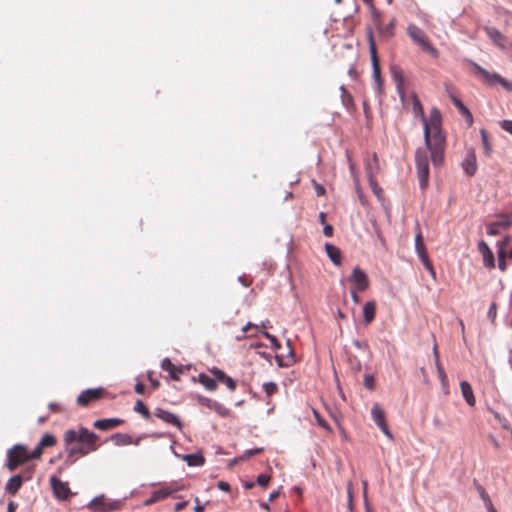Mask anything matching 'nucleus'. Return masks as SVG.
Returning a JSON list of instances; mask_svg holds the SVG:
<instances>
[{
    "mask_svg": "<svg viewBox=\"0 0 512 512\" xmlns=\"http://www.w3.org/2000/svg\"><path fill=\"white\" fill-rule=\"evenodd\" d=\"M424 138L426 149H417L415 161L420 187L425 189L429 181V163L427 150L430 151L431 160L434 166H440L443 163L444 136L441 132V113L437 108L430 111L429 119L423 118Z\"/></svg>",
    "mask_w": 512,
    "mask_h": 512,
    "instance_id": "nucleus-1",
    "label": "nucleus"
},
{
    "mask_svg": "<svg viewBox=\"0 0 512 512\" xmlns=\"http://www.w3.org/2000/svg\"><path fill=\"white\" fill-rule=\"evenodd\" d=\"M99 437L85 427L78 429H69L64 433V444L66 446L67 456L65 463L72 465L75 463L77 456H86L98 449Z\"/></svg>",
    "mask_w": 512,
    "mask_h": 512,
    "instance_id": "nucleus-2",
    "label": "nucleus"
},
{
    "mask_svg": "<svg viewBox=\"0 0 512 512\" xmlns=\"http://www.w3.org/2000/svg\"><path fill=\"white\" fill-rule=\"evenodd\" d=\"M407 34L424 52L433 58H438L439 51L432 45L427 34L421 28L414 24H409L407 27Z\"/></svg>",
    "mask_w": 512,
    "mask_h": 512,
    "instance_id": "nucleus-3",
    "label": "nucleus"
},
{
    "mask_svg": "<svg viewBox=\"0 0 512 512\" xmlns=\"http://www.w3.org/2000/svg\"><path fill=\"white\" fill-rule=\"evenodd\" d=\"M7 463L6 467L9 471H14L20 465L28 462L29 460L35 459L32 456V452L29 453L27 447L21 444L14 445L7 452Z\"/></svg>",
    "mask_w": 512,
    "mask_h": 512,
    "instance_id": "nucleus-4",
    "label": "nucleus"
},
{
    "mask_svg": "<svg viewBox=\"0 0 512 512\" xmlns=\"http://www.w3.org/2000/svg\"><path fill=\"white\" fill-rule=\"evenodd\" d=\"M471 66L474 69L475 73L478 74L486 84L490 86L499 84L503 86L506 90L512 91V82L507 81L499 74L495 72H489L475 62H471Z\"/></svg>",
    "mask_w": 512,
    "mask_h": 512,
    "instance_id": "nucleus-5",
    "label": "nucleus"
},
{
    "mask_svg": "<svg viewBox=\"0 0 512 512\" xmlns=\"http://www.w3.org/2000/svg\"><path fill=\"white\" fill-rule=\"evenodd\" d=\"M367 38H368L369 52H370L372 68H373V77H374L375 82L377 83L378 87L380 88L382 85L380 64H379V58H378V54H377V48H376L373 31L370 28L367 30Z\"/></svg>",
    "mask_w": 512,
    "mask_h": 512,
    "instance_id": "nucleus-6",
    "label": "nucleus"
},
{
    "mask_svg": "<svg viewBox=\"0 0 512 512\" xmlns=\"http://www.w3.org/2000/svg\"><path fill=\"white\" fill-rule=\"evenodd\" d=\"M415 249L418 257L420 258L423 266L430 272L433 278H435V270L433 265L428 257L427 250L425 244L423 242V237L420 228L418 227V232L415 237Z\"/></svg>",
    "mask_w": 512,
    "mask_h": 512,
    "instance_id": "nucleus-7",
    "label": "nucleus"
},
{
    "mask_svg": "<svg viewBox=\"0 0 512 512\" xmlns=\"http://www.w3.org/2000/svg\"><path fill=\"white\" fill-rule=\"evenodd\" d=\"M105 394V389L102 387L87 389L80 393L77 397V403L80 406L86 407L89 404L100 400Z\"/></svg>",
    "mask_w": 512,
    "mask_h": 512,
    "instance_id": "nucleus-8",
    "label": "nucleus"
},
{
    "mask_svg": "<svg viewBox=\"0 0 512 512\" xmlns=\"http://www.w3.org/2000/svg\"><path fill=\"white\" fill-rule=\"evenodd\" d=\"M349 281L352 283V288L363 292L369 287V279L364 270L359 267H355L352 271Z\"/></svg>",
    "mask_w": 512,
    "mask_h": 512,
    "instance_id": "nucleus-9",
    "label": "nucleus"
},
{
    "mask_svg": "<svg viewBox=\"0 0 512 512\" xmlns=\"http://www.w3.org/2000/svg\"><path fill=\"white\" fill-rule=\"evenodd\" d=\"M50 485L57 499L65 501L72 496L68 483L60 480L56 476L50 477Z\"/></svg>",
    "mask_w": 512,
    "mask_h": 512,
    "instance_id": "nucleus-10",
    "label": "nucleus"
},
{
    "mask_svg": "<svg viewBox=\"0 0 512 512\" xmlns=\"http://www.w3.org/2000/svg\"><path fill=\"white\" fill-rule=\"evenodd\" d=\"M120 505L121 503L119 501H109L105 498L104 495H101L92 499L87 507L92 510H102L103 512H109L118 510Z\"/></svg>",
    "mask_w": 512,
    "mask_h": 512,
    "instance_id": "nucleus-11",
    "label": "nucleus"
},
{
    "mask_svg": "<svg viewBox=\"0 0 512 512\" xmlns=\"http://www.w3.org/2000/svg\"><path fill=\"white\" fill-rule=\"evenodd\" d=\"M371 417L375 424L381 429V431L389 438L393 439L392 433L390 432L386 419L385 412L378 403H375L371 409Z\"/></svg>",
    "mask_w": 512,
    "mask_h": 512,
    "instance_id": "nucleus-12",
    "label": "nucleus"
},
{
    "mask_svg": "<svg viewBox=\"0 0 512 512\" xmlns=\"http://www.w3.org/2000/svg\"><path fill=\"white\" fill-rule=\"evenodd\" d=\"M181 489H182L181 486H178L175 484H171L169 486H164L158 490L153 491L150 498H148L145 501V505H152L158 501L164 500L167 497H169L170 495H172L173 493L178 492Z\"/></svg>",
    "mask_w": 512,
    "mask_h": 512,
    "instance_id": "nucleus-13",
    "label": "nucleus"
},
{
    "mask_svg": "<svg viewBox=\"0 0 512 512\" xmlns=\"http://www.w3.org/2000/svg\"><path fill=\"white\" fill-rule=\"evenodd\" d=\"M501 220L491 222L487 225V233L491 236L500 234L501 229H508L512 226V219L508 215H500Z\"/></svg>",
    "mask_w": 512,
    "mask_h": 512,
    "instance_id": "nucleus-14",
    "label": "nucleus"
},
{
    "mask_svg": "<svg viewBox=\"0 0 512 512\" xmlns=\"http://www.w3.org/2000/svg\"><path fill=\"white\" fill-rule=\"evenodd\" d=\"M155 416L164 421L165 423L177 427L179 430H182L183 428L182 422L180 421L179 417L170 411L164 410L162 408H157L155 410Z\"/></svg>",
    "mask_w": 512,
    "mask_h": 512,
    "instance_id": "nucleus-15",
    "label": "nucleus"
},
{
    "mask_svg": "<svg viewBox=\"0 0 512 512\" xmlns=\"http://www.w3.org/2000/svg\"><path fill=\"white\" fill-rule=\"evenodd\" d=\"M56 438L51 434H45L35 449L32 451V456L34 458L40 459L43 453L44 448L53 447L56 445Z\"/></svg>",
    "mask_w": 512,
    "mask_h": 512,
    "instance_id": "nucleus-16",
    "label": "nucleus"
},
{
    "mask_svg": "<svg viewBox=\"0 0 512 512\" xmlns=\"http://www.w3.org/2000/svg\"><path fill=\"white\" fill-rule=\"evenodd\" d=\"M478 250L483 256L484 265L489 269H493L495 267L494 255L485 241L482 240L478 243Z\"/></svg>",
    "mask_w": 512,
    "mask_h": 512,
    "instance_id": "nucleus-17",
    "label": "nucleus"
},
{
    "mask_svg": "<svg viewBox=\"0 0 512 512\" xmlns=\"http://www.w3.org/2000/svg\"><path fill=\"white\" fill-rule=\"evenodd\" d=\"M210 372L214 376L216 382L225 384L230 391H234L236 389V382L231 377L227 376L222 370L212 368Z\"/></svg>",
    "mask_w": 512,
    "mask_h": 512,
    "instance_id": "nucleus-18",
    "label": "nucleus"
},
{
    "mask_svg": "<svg viewBox=\"0 0 512 512\" xmlns=\"http://www.w3.org/2000/svg\"><path fill=\"white\" fill-rule=\"evenodd\" d=\"M198 401L201 405L206 406L211 410H214L221 416H226L228 414L227 408H225L223 405L210 398L201 396L198 398Z\"/></svg>",
    "mask_w": 512,
    "mask_h": 512,
    "instance_id": "nucleus-19",
    "label": "nucleus"
},
{
    "mask_svg": "<svg viewBox=\"0 0 512 512\" xmlns=\"http://www.w3.org/2000/svg\"><path fill=\"white\" fill-rule=\"evenodd\" d=\"M449 97L455 107L459 110L462 116L466 119L469 125L473 124V116L470 110L463 104V102L455 96L452 92L449 93Z\"/></svg>",
    "mask_w": 512,
    "mask_h": 512,
    "instance_id": "nucleus-20",
    "label": "nucleus"
},
{
    "mask_svg": "<svg viewBox=\"0 0 512 512\" xmlns=\"http://www.w3.org/2000/svg\"><path fill=\"white\" fill-rule=\"evenodd\" d=\"M123 423L122 419L119 418H109V419H100L94 422L93 426L99 430H110L120 426Z\"/></svg>",
    "mask_w": 512,
    "mask_h": 512,
    "instance_id": "nucleus-21",
    "label": "nucleus"
},
{
    "mask_svg": "<svg viewBox=\"0 0 512 512\" xmlns=\"http://www.w3.org/2000/svg\"><path fill=\"white\" fill-rule=\"evenodd\" d=\"M462 167L468 176H473L477 171L476 156L473 152L467 154L462 162Z\"/></svg>",
    "mask_w": 512,
    "mask_h": 512,
    "instance_id": "nucleus-22",
    "label": "nucleus"
},
{
    "mask_svg": "<svg viewBox=\"0 0 512 512\" xmlns=\"http://www.w3.org/2000/svg\"><path fill=\"white\" fill-rule=\"evenodd\" d=\"M460 389L462 396L469 406H474L476 403V399L472 390L471 385L467 381L460 382Z\"/></svg>",
    "mask_w": 512,
    "mask_h": 512,
    "instance_id": "nucleus-23",
    "label": "nucleus"
},
{
    "mask_svg": "<svg viewBox=\"0 0 512 512\" xmlns=\"http://www.w3.org/2000/svg\"><path fill=\"white\" fill-rule=\"evenodd\" d=\"M325 251L330 260L337 266L341 265V251L340 249L330 243L325 244Z\"/></svg>",
    "mask_w": 512,
    "mask_h": 512,
    "instance_id": "nucleus-24",
    "label": "nucleus"
},
{
    "mask_svg": "<svg viewBox=\"0 0 512 512\" xmlns=\"http://www.w3.org/2000/svg\"><path fill=\"white\" fill-rule=\"evenodd\" d=\"M391 73H392L393 79L396 82V86H397L399 95L403 99L405 93H404V89H403L404 76H403L402 70L399 67L393 66V67H391Z\"/></svg>",
    "mask_w": 512,
    "mask_h": 512,
    "instance_id": "nucleus-25",
    "label": "nucleus"
},
{
    "mask_svg": "<svg viewBox=\"0 0 512 512\" xmlns=\"http://www.w3.org/2000/svg\"><path fill=\"white\" fill-rule=\"evenodd\" d=\"M375 314H376V302L374 300L366 302L363 307V317H364L365 324H367V325L370 324L374 320Z\"/></svg>",
    "mask_w": 512,
    "mask_h": 512,
    "instance_id": "nucleus-26",
    "label": "nucleus"
},
{
    "mask_svg": "<svg viewBox=\"0 0 512 512\" xmlns=\"http://www.w3.org/2000/svg\"><path fill=\"white\" fill-rule=\"evenodd\" d=\"M22 483V477L20 475H15L8 480L6 484V491L11 495H15L21 488Z\"/></svg>",
    "mask_w": 512,
    "mask_h": 512,
    "instance_id": "nucleus-27",
    "label": "nucleus"
},
{
    "mask_svg": "<svg viewBox=\"0 0 512 512\" xmlns=\"http://www.w3.org/2000/svg\"><path fill=\"white\" fill-rule=\"evenodd\" d=\"M111 440L117 446H126L134 444L132 437L126 433H116L112 435ZM135 444H138V442H135Z\"/></svg>",
    "mask_w": 512,
    "mask_h": 512,
    "instance_id": "nucleus-28",
    "label": "nucleus"
},
{
    "mask_svg": "<svg viewBox=\"0 0 512 512\" xmlns=\"http://www.w3.org/2000/svg\"><path fill=\"white\" fill-rule=\"evenodd\" d=\"M365 170L368 179H370V177H375L376 173L379 171V161L376 153H373L372 162L367 161L365 163Z\"/></svg>",
    "mask_w": 512,
    "mask_h": 512,
    "instance_id": "nucleus-29",
    "label": "nucleus"
},
{
    "mask_svg": "<svg viewBox=\"0 0 512 512\" xmlns=\"http://www.w3.org/2000/svg\"><path fill=\"white\" fill-rule=\"evenodd\" d=\"M477 491L479 492V496L480 498L483 500L488 512H496L497 510L495 509L488 493L486 492L485 488L481 485H477Z\"/></svg>",
    "mask_w": 512,
    "mask_h": 512,
    "instance_id": "nucleus-30",
    "label": "nucleus"
},
{
    "mask_svg": "<svg viewBox=\"0 0 512 512\" xmlns=\"http://www.w3.org/2000/svg\"><path fill=\"white\" fill-rule=\"evenodd\" d=\"M198 381L209 391H214L217 388L216 380L206 374H199Z\"/></svg>",
    "mask_w": 512,
    "mask_h": 512,
    "instance_id": "nucleus-31",
    "label": "nucleus"
},
{
    "mask_svg": "<svg viewBox=\"0 0 512 512\" xmlns=\"http://www.w3.org/2000/svg\"><path fill=\"white\" fill-rule=\"evenodd\" d=\"M394 29H395V19H392L386 26L380 25V27L377 28L379 35L383 38H391L394 36Z\"/></svg>",
    "mask_w": 512,
    "mask_h": 512,
    "instance_id": "nucleus-32",
    "label": "nucleus"
},
{
    "mask_svg": "<svg viewBox=\"0 0 512 512\" xmlns=\"http://www.w3.org/2000/svg\"><path fill=\"white\" fill-rule=\"evenodd\" d=\"M487 33L497 46L504 48L505 37L499 30L489 28L487 29Z\"/></svg>",
    "mask_w": 512,
    "mask_h": 512,
    "instance_id": "nucleus-33",
    "label": "nucleus"
},
{
    "mask_svg": "<svg viewBox=\"0 0 512 512\" xmlns=\"http://www.w3.org/2000/svg\"><path fill=\"white\" fill-rule=\"evenodd\" d=\"M189 466H199L204 464V457L200 454H189L184 457Z\"/></svg>",
    "mask_w": 512,
    "mask_h": 512,
    "instance_id": "nucleus-34",
    "label": "nucleus"
},
{
    "mask_svg": "<svg viewBox=\"0 0 512 512\" xmlns=\"http://www.w3.org/2000/svg\"><path fill=\"white\" fill-rule=\"evenodd\" d=\"M346 157H347V161H348V164H349V169H350L351 175H352V177L354 179L356 187L358 188V186H359V176H358V173L356 171V165L353 162L352 157H351V153L349 151L346 152Z\"/></svg>",
    "mask_w": 512,
    "mask_h": 512,
    "instance_id": "nucleus-35",
    "label": "nucleus"
},
{
    "mask_svg": "<svg viewBox=\"0 0 512 512\" xmlns=\"http://www.w3.org/2000/svg\"><path fill=\"white\" fill-rule=\"evenodd\" d=\"M368 181H369V185H370L373 193L375 194V196L379 200H381L383 198L384 192H383V189L378 184L376 177H370V179H368Z\"/></svg>",
    "mask_w": 512,
    "mask_h": 512,
    "instance_id": "nucleus-36",
    "label": "nucleus"
},
{
    "mask_svg": "<svg viewBox=\"0 0 512 512\" xmlns=\"http://www.w3.org/2000/svg\"><path fill=\"white\" fill-rule=\"evenodd\" d=\"M134 410L138 413H140L146 420L151 419V414L149 409L146 407V405L141 401L138 400L135 404Z\"/></svg>",
    "mask_w": 512,
    "mask_h": 512,
    "instance_id": "nucleus-37",
    "label": "nucleus"
},
{
    "mask_svg": "<svg viewBox=\"0 0 512 512\" xmlns=\"http://www.w3.org/2000/svg\"><path fill=\"white\" fill-rule=\"evenodd\" d=\"M370 13L376 28L380 27L382 24L381 13L373 4L370 5Z\"/></svg>",
    "mask_w": 512,
    "mask_h": 512,
    "instance_id": "nucleus-38",
    "label": "nucleus"
},
{
    "mask_svg": "<svg viewBox=\"0 0 512 512\" xmlns=\"http://www.w3.org/2000/svg\"><path fill=\"white\" fill-rule=\"evenodd\" d=\"M252 329H253V330H255V332H257V331H258V326H257V325H254V324H252V323H250V322H249V323H247V324L242 328L241 333H240L239 335H236V336H235V339H236L237 341H241V340L245 339V338L247 337V335H246V334H247V332H249V331H250V330H252Z\"/></svg>",
    "mask_w": 512,
    "mask_h": 512,
    "instance_id": "nucleus-39",
    "label": "nucleus"
},
{
    "mask_svg": "<svg viewBox=\"0 0 512 512\" xmlns=\"http://www.w3.org/2000/svg\"><path fill=\"white\" fill-rule=\"evenodd\" d=\"M480 134H481V140H482V143H483V147H484V151L485 153L488 155L491 153V144H490V141H489V136H488V133L485 129H481L480 130Z\"/></svg>",
    "mask_w": 512,
    "mask_h": 512,
    "instance_id": "nucleus-40",
    "label": "nucleus"
},
{
    "mask_svg": "<svg viewBox=\"0 0 512 512\" xmlns=\"http://www.w3.org/2000/svg\"><path fill=\"white\" fill-rule=\"evenodd\" d=\"M313 414H314V417L318 423L319 426H321L322 428H324L326 431H328L329 433L332 432V428L331 426L327 423V421L319 414L318 411L316 410H313Z\"/></svg>",
    "mask_w": 512,
    "mask_h": 512,
    "instance_id": "nucleus-41",
    "label": "nucleus"
},
{
    "mask_svg": "<svg viewBox=\"0 0 512 512\" xmlns=\"http://www.w3.org/2000/svg\"><path fill=\"white\" fill-rule=\"evenodd\" d=\"M413 112L416 116H421L422 119L425 118L421 102L415 94L413 95Z\"/></svg>",
    "mask_w": 512,
    "mask_h": 512,
    "instance_id": "nucleus-42",
    "label": "nucleus"
},
{
    "mask_svg": "<svg viewBox=\"0 0 512 512\" xmlns=\"http://www.w3.org/2000/svg\"><path fill=\"white\" fill-rule=\"evenodd\" d=\"M435 366H436V369H437L438 378L440 379L442 385L443 386H447L448 379H447L446 372H445V370L443 369V367L441 365V362L440 361H438V363L435 362Z\"/></svg>",
    "mask_w": 512,
    "mask_h": 512,
    "instance_id": "nucleus-43",
    "label": "nucleus"
},
{
    "mask_svg": "<svg viewBox=\"0 0 512 512\" xmlns=\"http://www.w3.org/2000/svg\"><path fill=\"white\" fill-rule=\"evenodd\" d=\"M506 252L505 249L501 248L498 251V267L499 269L504 272L506 271Z\"/></svg>",
    "mask_w": 512,
    "mask_h": 512,
    "instance_id": "nucleus-44",
    "label": "nucleus"
},
{
    "mask_svg": "<svg viewBox=\"0 0 512 512\" xmlns=\"http://www.w3.org/2000/svg\"><path fill=\"white\" fill-rule=\"evenodd\" d=\"M263 389L268 397L275 394L278 390L277 384L274 382H266L263 384Z\"/></svg>",
    "mask_w": 512,
    "mask_h": 512,
    "instance_id": "nucleus-45",
    "label": "nucleus"
},
{
    "mask_svg": "<svg viewBox=\"0 0 512 512\" xmlns=\"http://www.w3.org/2000/svg\"><path fill=\"white\" fill-rule=\"evenodd\" d=\"M184 368L182 366H174V369L168 371L170 378L178 381L180 379V375L183 374Z\"/></svg>",
    "mask_w": 512,
    "mask_h": 512,
    "instance_id": "nucleus-46",
    "label": "nucleus"
},
{
    "mask_svg": "<svg viewBox=\"0 0 512 512\" xmlns=\"http://www.w3.org/2000/svg\"><path fill=\"white\" fill-rule=\"evenodd\" d=\"M263 335H264V337H265V338H267V339L270 341V343H271L272 347H273L275 350H278V349L281 347V345H280V343H279L278 339H277L274 335H271V334H270V333H268V332H263Z\"/></svg>",
    "mask_w": 512,
    "mask_h": 512,
    "instance_id": "nucleus-47",
    "label": "nucleus"
},
{
    "mask_svg": "<svg viewBox=\"0 0 512 512\" xmlns=\"http://www.w3.org/2000/svg\"><path fill=\"white\" fill-rule=\"evenodd\" d=\"M364 385L369 390H374V388H375V379H374L373 375L366 374L364 376Z\"/></svg>",
    "mask_w": 512,
    "mask_h": 512,
    "instance_id": "nucleus-48",
    "label": "nucleus"
},
{
    "mask_svg": "<svg viewBox=\"0 0 512 512\" xmlns=\"http://www.w3.org/2000/svg\"><path fill=\"white\" fill-rule=\"evenodd\" d=\"M263 451L262 448H255V449H250V450H246L243 455L240 457L242 460L244 459H248L256 454H259Z\"/></svg>",
    "mask_w": 512,
    "mask_h": 512,
    "instance_id": "nucleus-49",
    "label": "nucleus"
},
{
    "mask_svg": "<svg viewBox=\"0 0 512 512\" xmlns=\"http://www.w3.org/2000/svg\"><path fill=\"white\" fill-rule=\"evenodd\" d=\"M270 479H271V477L269 475L260 474L257 477V483L262 487H266L268 485V483L270 482Z\"/></svg>",
    "mask_w": 512,
    "mask_h": 512,
    "instance_id": "nucleus-50",
    "label": "nucleus"
},
{
    "mask_svg": "<svg viewBox=\"0 0 512 512\" xmlns=\"http://www.w3.org/2000/svg\"><path fill=\"white\" fill-rule=\"evenodd\" d=\"M174 366L175 365L171 362L169 358H164L161 362V368L167 372L171 369H174Z\"/></svg>",
    "mask_w": 512,
    "mask_h": 512,
    "instance_id": "nucleus-51",
    "label": "nucleus"
},
{
    "mask_svg": "<svg viewBox=\"0 0 512 512\" xmlns=\"http://www.w3.org/2000/svg\"><path fill=\"white\" fill-rule=\"evenodd\" d=\"M500 127L512 135V120H503L500 122Z\"/></svg>",
    "mask_w": 512,
    "mask_h": 512,
    "instance_id": "nucleus-52",
    "label": "nucleus"
},
{
    "mask_svg": "<svg viewBox=\"0 0 512 512\" xmlns=\"http://www.w3.org/2000/svg\"><path fill=\"white\" fill-rule=\"evenodd\" d=\"M313 184H314V188H315L317 196L325 195L326 190H325V188L321 184H319V183H317L315 181H313Z\"/></svg>",
    "mask_w": 512,
    "mask_h": 512,
    "instance_id": "nucleus-53",
    "label": "nucleus"
},
{
    "mask_svg": "<svg viewBox=\"0 0 512 512\" xmlns=\"http://www.w3.org/2000/svg\"><path fill=\"white\" fill-rule=\"evenodd\" d=\"M488 317L494 321L496 318V303H492L488 310Z\"/></svg>",
    "mask_w": 512,
    "mask_h": 512,
    "instance_id": "nucleus-54",
    "label": "nucleus"
},
{
    "mask_svg": "<svg viewBox=\"0 0 512 512\" xmlns=\"http://www.w3.org/2000/svg\"><path fill=\"white\" fill-rule=\"evenodd\" d=\"M148 379L154 389L159 388L160 382L157 379L153 378V372L148 373Z\"/></svg>",
    "mask_w": 512,
    "mask_h": 512,
    "instance_id": "nucleus-55",
    "label": "nucleus"
},
{
    "mask_svg": "<svg viewBox=\"0 0 512 512\" xmlns=\"http://www.w3.org/2000/svg\"><path fill=\"white\" fill-rule=\"evenodd\" d=\"M323 233L326 237H332L333 235V227L329 224H326L323 229Z\"/></svg>",
    "mask_w": 512,
    "mask_h": 512,
    "instance_id": "nucleus-56",
    "label": "nucleus"
},
{
    "mask_svg": "<svg viewBox=\"0 0 512 512\" xmlns=\"http://www.w3.org/2000/svg\"><path fill=\"white\" fill-rule=\"evenodd\" d=\"M218 488L222 491L228 492L230 491V484L225 481H219Z\"/></svg>",
    "mask_w": 512,
    "mask_h": 512,
    "instance_id": "nucleus-57",
    "label": "nucleus"
},
{
    "mask_svg": "<svg viewBox=\"0 0 512 512\" xmlns=\"http://www.w3.org/2000/svg\"><path fill=\"white\" fill-rule=\"evenodd\" d=\"M135 392L137 394H144V392H145V385L142 382H138L135 385Z\"/></svg>",
    "mask_w": 512,
    "mask_h": 512,
    "instance_id": "nucleus-58",
    "label": "nucleus"
},
{
    "mask_svg": "<svg viewBox=\"0 0 512 512\" xmlns=\"http://www.w3.org/2000/svg\"><path fill=\"white\" fill-rule=\"evenodd\" d=\"M357 292H359V291L355 290V289H351V291H350L354 304L360 303V297L357 295Z\"/></svg>",
    "mask_w": 512,
    "mask_h": 512,
    "instance_id": "nucleus-59",
    "label": "nucleus"
},
{
    "mask_svg": "<svg viewBox=\"0 0 512 512\" xmlns=\"http://www.w3.org/2000/svg\"><path fill=\"white\" fill-rule=\"evenodd\" d=\"M433 355H434V362L438 363V361H440V357H439L437 344H435L433 347Z\"/></svg>",
    "mask_w": 512,
    "mask_h": 512,
    "instance_id": "nucleus-60",
    "label": "nucleus"
},
{
    "mask_svg": "<svg viewBox=\"0 0 512 512\" xmlns=\"http://www.w3.org/2000/svg\"><path fill=\"white\" fill-rule=\"evenodd\" d=\"M188 502L187 501H184V502H179L175 505V510L176 511H180L182 509H184L186 506H187Z\"/></svg>",
    "mask_w": 512,
    "mask_h": 512,
    "instance_id": "nucleus-61",
    "label": "nucleus"
},
{
    "mask_svg": "<svg viewBox=\"0 0 512 512\" xmlns=\"http://www.w3.org/2000/svg\"><path fill=\"white\" fill-rule=\"evenodd\" d=\"M15 509H16V506H15L14 502H12V501L9 502L7 512H15Z\"/></svg>",
    "mask_w": 512,
    "mask_h": 512,
    "instance_id": "nucleus-62",
    "label": "nucleus"
},
{
    "mask_svg": "<svg viewBox=\"0 0 512 512\" xmlns=\"http://www.w3.org/2000/svg\"><path fill=\"white\" fill-rule=\"evenodd\" d=\"M508 243H509V238L507 237V238H505L502 242H500V243H499L500 249H501V248H503V249H504V248H505V246H506V245H508Z\"/></svg>",
    "mask_w": 512,
    "mask_h": 512,
    "instance_id": "nucleus-63",
    "label": "nucleus"
},
{
    "mask_svg": "<svg viewBox=\"0 0 512 512\" xmlns=\"http://www.w3.org/2000/svg\"><path fill=\"white\" fill-rule=\"evenodd\" d=\"M319 220L322 224H325V220H326V214L324 212H321L319 214Z\"/></svg>",
    "mask_w": 512,
    "mask_h": 512,
    "instance_id": "nucleus-64",
    "label": "nucleus"
}]
</instances>
